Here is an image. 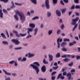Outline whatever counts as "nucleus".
I'll use <instances>...</instances> for the list:
<instances>
[{
  "instance_id": "f3484780",
  "label": "nucleus",
  "mask_w": 80,
  "mask_h": 80,
  "mask_svg": "<svg viewBox=\"0 0 80 80\" xmlns=\"http://www.w3.org/2000/svg\"><path fill=\"white\" fill-rule=\"evenodd\" d=\"M26 35H27V33H25L24 34L20 33H19V37H20V36L22 37H25V36H26Z\"/></svg>"
},
{
  "instance_id": "7c9ffc66",
  "label": "nucleus",
  "mask_w": 80,
  "mask_h": 80,
  "mask_svg": "<svg viewBox=\"0 0 80 80\" xmlns=\"http://www.w3.org/2000/svg\"><path fill=\"white\" fill-rule=\"evenodd\" d=\"M2 43L4 45H8V42L7 41H3L2 42Z\"/></svg>"
},
{
  "instance_id": "6ab92c4d",
  "label": "nucleus",
  "mask_w": 80,
  "mask_h": 80,
  "mask_svg": "<svg viewBox=\"0 0 80 80\" xmlns=\"http://www.w3.org/2000/svg\"><path fill=\"white\" fill-rule=\"evenodd\" d=\"M70 59H69L68 58H67L63 59V61L65 62H68V61H70Z\"/></svg>"
},
{
  "instance_id": "412c9836",
  "label": "nucleus",
  "mask_w": 80,
  "mask_h": 80,
  "mask_svg": "<svg viewBox=\"0 0 80 80\" xmlns=\"http://www.w3.org/2000/svg\"><path fill=\"white\" fill-rule=\"evenodd\" d=\"M34 4H37V0H30Z\"/></svg>"
},
{
  "instance_id": "473e14b6",
  "label": "nucleus",
  "mask_w": 80,
  "mask_h": 80,
  "mask_svg": "<svg viewBox=\"0 0 80 80\" xmlns=\"http://www.w3.org/2000/svg\"><path fill=\"white\" fill-rule=\"evenodd\" d=\"M39 17H38L36 16L34 18H33L32 19V20H36V19H39Z\"/></svg>"
},
{
  "instance_id": "6e6552de",
  "label": "nucleus",
  "mask_w": 80,
  "mask_h": 80,
  "mask_svg": "<svg viewBox=\"0 0 80 80\" xmlns=\"http://www.w3.org/2000/svg\"><path fill=\"white\" fill-rule=\"evenodd\" d=\"M70 57H72V55L70 54H65L64 55L61 56L62 58H67V57L70 58Z\"/></svg>"
},
{
  "instance_id": "6e6d98bb",
  "label": "nucleus",
  "mask_w": 80,
  "mask_h": 80,
  "mask_svg": "<svg viewBox=\"0 0 80 80\" xmlns=\"http://www.w3.org/2000/svg\"><path fill=\"white\" fill-rule=\"evenodd\" d=\"M62 75H63V76H65L66 75H67V72H65L62 73Z\"/></svg>"
},
{
  "instance_id": "a878e982",
  "label": "nucleus",
  "mask_w": 80,
  "mask_h": 80,
  "mask_svg": "<svg viewBox=\"0 0 80 80\" xmlns=\"http://www.w3.org/2000/svg\"><path fill=\"white\" fill-rule=\"evenodd\" d=\"M56 57H57V58H59V57H60V53H57L56 55Z\"/></svg>"
},
{
  "instance_id": "c85d7f7f",
  "label": "nucleus",
  "mask_w": 80,
  "mask_h": 80,
  "mask_svg": "<svg viewBox=\"0 0 80 80\" xmlns=\"http://www.w3.org/2000/svg\"><path fill=\"white\" fill-rule=\"evenodd\" d=\"M52 31H53V30L49 31L48 32V34L49 35H50L52 33Z\"/></svg>"
},
{
  "instance_id": "0e129e2a",
  "label": "nucleus",
  "mask_w": 80,
  "mask_h": 80,
  "mask_svg": "<svg viewBox=\"0 0 80 80\" xmlns=\"http://www.w3.org/2000/svg\"><path fill=\"white\" fill-rule=\"evenodd\" d=\"M75 14L77 16H79L80 15V14H79V13L76 12Z\"/></svg>"
},
{
  "instance_id": "5fc2aeb1",
  "label": "nucleus",
  "mask_w": 80,
  "mask_h": 80,
  "mask_svg": "<svg viewBox=\"0 0 80 80\" xmlns=\"http://www.w3.org/2000/svg\"><path fill=\"white\" fill-rule=\"evenodd\" d=\"M67 70V67H65L63 68L62 70V71L63 72H65V70Z\"/></svg>"
},
{
  "instance_id": "cd10ccee",
  "label": "nucleus",
  "mask_w": 80,
  "mask_h": 80,
  "mask_svg": "<svg viewBox=\"0 0 80 80\" xmlns=\"http://www.w3.org/2000/svg\"><path fill=\"white\" fill-rule=\"evenodd\" d=\"M3 13H7V14H8V12H7V11L6 9H3Z\"/></svg>"
},
{
  "instance_id": "e2e57ef3",
  "label": "nucleus",
  "mask_w": 80,
  "mask_h": 80,
  "mask_svg": "<svg viewBox=\"0 0 80 80\" xmlns=\"http://www.w3.org/2000/svg\"><path fill=\"white\" fill-rule=\"evenodd\" d=\"M6 33L8 35V37H9V34H8V32L7 31V30H6Z\"/></svg>"
},
{
  "instance_id": "20e7f679",
  "label": "nucleus",
  "mask_w": 80,
  "mask_h": 80,
  "mask_svg": "<svg viewBox=\"0 0 80 80\" xmlns=\"http://www.w3.org/2000/svg\"><path fill=\"white\" fill-rule=\"evenodd\" d=\"M12 42L13 43H14L15 45H19V44L20 43V42L18 41V40L15 39H12Z\"/></svg>"
},
{
  "instance_id": "f704fd0d",
  "label": "nucleus",
  "mask_w": 80,
  "mask_h": 80,
  "mask_svg": "<svg viewBox=\"0 0 80 80\" xmlns=\"http://www.w3.org/2000/svg\"><path fill=\"white\" fill-rule=\"evenodd\" d=\"M64 42H67V41L68 42H70V39H64L63 40Z\"/></svg>"
},
{
  "instance_id": "2f4dec72",
  "label": "nucleus",
  "mask_w": 80,
  "mask_h": 80,
  "mask_svg": "<svg viewBox=\"0 0 80 80\" xmlns=\"http://www.w3.org/2000/svg\"><path fill=\"white\" fill-rule=\"evenodd\" d=\"M1 2H3L4 3H7L8 2V0H0Z\"/></svg>"
},
{
  "instance_id": "052dcab7",
  "label": "nucleus",
  "mask_w": 80,
  "mask_h": 80,
  "mask_svg": "<svg viewBox=\"0 0 80 80\" xmlns=\"http://www.w3.org/2000/svg\"><path fill=\"white\" fill-rule=\"evenodd\" d=\"M27 59L25 58H23V59H22V61H26Z\"/></svg>"
},
{
  "instance_id": "a211bd4d",
  "label": "nucleus",
  "mask_w": 80,
  "mask_h": 80,
  "mask_svg": "<svg viewBox=\"0 0 80 80\" xmlns=\"http://www.w3.org/2000/svg\"><path fill=\"white\" fill-rule=\"evenodd\" d=\"M3 72L5 73L6 75H11V73L9 72H7V71L5 70H4V69L3 70Z\"/></svg>"
},
{
  "instance_id": "338daca9",
  "label": "nucleus",
  "mask_w": 80,
  "mask_h": 80,
  "mask_svg": "<svg viewBox=\"0 0 80 80\" xmlns=\"http://www.w3.org/2000/svg\"><path fill=\"white\" fill-rule=\"evenodd\" d=\"M39 79L40 80H46V78H45L43 79V78H39Z\"/></svg>"
},
{
  "instance_id": "69168bd1",
  "label": "nucleus",
  "mask_w": 80,
  "mask_h": 80,
  "mask_svg": "<svg viewBox=\"0 0 80 80\" xmlns=\"http://www.w3.org/2000/svg\"><path fill=\"white\" fill-rule=\"evenodd\" d=\"M14 63V65L15 66H17L18 65V64H17V62H15Z\"/></svg>"
},
{
  "instance_id": "c9c22d12",
  "label": "nucleus",
  "mask_w": 80,
  "mask_h": 80,
  "mask_svg": "<svg viewBox=\"0 0 80 80\" xmlns=\"http://www.w3.org/2000/svg\"><path fill=\"white\" fill-rule=\"evenodd\" d=\"M15 63V61H10L9 62V64H12H12H13V63Z\"/></svg>"
},
{
  "instance_id": "13d9d810",
  "label": "nucleus",
  "mask_w": 80,
  "mask_h": 80,
  "mask_svg": "<svg viewBox=\"0 0 80 80\" xmlns=\"http://www.w3.org/2000/svg\"><path fill=\"white\" fill-rule=\"evenodd\" d=\"M75 72V69H72L71 71V72Z\"/></svg>"
},
{
  "instance_id": "680f3d73",
  "label": "nucleus",
  "mask_w": 80,
  "mask_h": 80,
  "mask_svg": "<svg viewBox=\"0 0 80 80\" xmlns=\"http://www.w3.org/2000/svg\"><path fill=\"white\" fill-rule=\"evenodd\" d=\"M61 3L62 4V5H64L65 4L63 3V1L62 0L61 1Z\"/></svg>"
},
{
  "instance_id": "423d86ee",
  "label": "nucleus",
  "mask_w": 80,
  "mask_h": 80,
  "mask_svg": "<svg viewBox=\"0 0 80 80\" xmlns=\"http://www.w3.org/2000/svg\"><path fill=\"white\" fill-rule=\"evenodd\" d=\"M67 77H68V79L69 80H73V77H72V74L71 73H68L67 75Z\"/></svg>"
},
{
  "instance_id": "4c0bfd02",
  "label": "nucleus",
  "mask_w": 80,
  "mask_h": 80,
  "mask_svg": "<svg viewBox=\"0 0 80 80\" xmlns=\"http://www.w3.org/2000/svg\"><path fill=\"white\" fill-rule=\"evenodd\" d=\"M43 62L45 64H48V62L46 61H45V59H44L43 61Z\"/></svg>"
},
{
  "instance_id": "1a4fd4ad",
  "label": "nucleus",
  "mask_w": 80,
  "mask_h": 80,
  "mask_svg": "<svg viewBox=\"0 0 80 80\" xmlns=\"http://www.w3.org/2000/svg\"><path fill=\"white\" fill-rule=\"evenodd\" d=\"M41 70L42 72H46V67L44 65L42 66L41 68Z\"/></svg>"
},
{
  "instance_id": "f257e3e1",
  "label": "nucleus",
  "mask_w": 80,
  "mask_h": 80,
  "mask_svg": "<svg viewBox=\"0 0 80 80\" xmlns=\"http://www.w3.org/2000/svg\"><path fill=\"white\" fill-rule=\"evenodd\" d=\"M33 64H31L30 66L32 67L36 71L37 74H38V72H40V69L38 68V67H40V64L38 62H35L33 63Z\"/></svg>"
},
{
  "instance_id": "a18cd8bd",
  "label": "nucleus",
  "mask_w": 80,
  "mask_h": 80,
  "mask_svg": "<svg viewBox=\"0 0 80 80\" xmlns=\"http://www.w3.org/2000/svg\"><path fill=\"white\" fill-rule=\"evenodd\" d=\"M75 8L76 9H80V6L78 5H76L75 7Z\"/></svg>"
},
{
  "instance_id": "4468645a",
  "label": "nucleus",
  "mask_w": 80,
  "mask_h": 80,
  "mask_svg": "<svg viewBox=\"0 0 80 80\" xmlns=\"http://www.w3.org/2000/svg\"><path fill=\"white\" fill-rule=\"evenodd\" d=\"M13 33H15L16 37H20L19 34H18V32L15 30H13Z\"/></svg>"
},
{
  "instance_id": "c756f323",
  "label": "nucleus",
  "mask_w": 80,
  "mask_h": 80,
  "mask_svg": "<svg viewBox=\"0 0 80 80\" xmlns=\"http://www.w3.org/2000/svg\"><path fill=\"white\" fill-rule=\"evenodd\" d=\"M73 62H71V63L69 64L68 65L69 67H72V66H73Z\"/></svg>"
},
{
  "instance_id": "09e8293b",
  "label": "nucleus",
  "mask_w": 80,
  "mask_h": 80,
  "mask_svg": "<svg viewBox=\"0 0 80 80\" xmlns=\"http://www.w3.org/2000/svg\"><path fill=\"white\" fill-rule=\"evenodd\" d=\"M61 30L60 29L58 30L57 31V34L58 35H59L60 34V33Z\"/></svg>"
},
{
  "instance_id": "774afa93",
  "label": "nucleus",
  "mask_w": 80,
  "mask_h": 80,
  "mask_svg": "<svg viewBox=\"0 0 80 80\" xmlns=\"http://www.w3.org/2000/svg\"><path fill=\"white\" fill-rule=\"evenodd\" d=\"M11 80V79L9 77H8V78H7L5 79V80Z\"/></svg>"
},
{
  "instance_id": "f03ea898",
  "label": "nucleus",
  "mask_w": 80,
  "mask_h": 80,
  "mask_svg": "<svg viewBox=\"0 0 80 80\" xmlns=\"http://www.w3.org/2000/svg\"><path fill=\"white\" fill-rule=\"evenodd\" d=\"M19 15L20 17V19L22 21V23H23L25 20V18L24 16V14L22 12H19V11H18L16 12V14H18Z\"/></svg>"
},
{
  "instance_id": "c03bdc74",
  "label": "nucleus",
  "mask_w": 80,
  "mask_h": 80,
  "mask_svg": "<svg viewBox=\"0 0 80 80\" xmlns=\"http://www.w3.org/2000/svg\"><path fill=\"white\" fill-rule=\"evenodd\" d=\"M80 0H74V2L76 3H79V1Z\"/></svg>"
},
{
  "instance_id": "b1692460",
  "label": "nucleus",
  "mask_w": 80,
  "mask_h": 80,
  "mask_svg": "<svg viewBox=\"0 0 80 80\" xmlns=\"http://www.w3.org/2000/svg\"><path fill=\"white\" fill-rule=\"evenodd\" d=\"M62 50L63 52H67V48H65V47H63L62 48Z\"/></svg>"
},
{
  "instance_id": "4be33fe9",
  "label": "nucleus",
  "mask_w": 80,
  "mask_h": 80,
  "mask_svg": "<svg viewBox=\"0 0 80 80\" xmlns=\"http://www.w3.org/2000/svg\"><path fill=\"white\" fill-rule=\"evenodd\" d=\"M34 31H35V32L34 33V35H37V32H38V28H35L34 30Z\"/></svg>"
},
{
  "instance_id": "2eb2a0df",
  "label": "nucleus",
  "mask_w": 80,
  "mask_h": 80,
  "mask_svg": "<svg viewBox=\"0 0 80 80\" xmlns=\"http://www.w3.org/2000/svg\"><path fill=\"white\" fill-rule=\"evenodd\" d=\"M67 43L66 42H63L61 44V47H64L65 46L67 45Z\"/></svg>"
},
{
  "instance_id": "3c124183",
  "label": "nucleus",
  "mask_w": 80,
  "mask_h": 80,
  "mask_svg": "<svg viewBox=\"0 0 80 80\" xmlns=\"http://www.w3.org/2000/svg\"><path fill=\"white\" fill-rule=\"evenodd\" d=\"M58 68V66H57V67H53L52 68L54 70H57V69Z\"/></svg>"
},
{
  "instance_id": "603ef678",
  "label": "nucleus",
  "mask_w": 80,
  "mask_h": 80,
  "mask_svg": "<svg viewBox=\"0 0 80 80\" xmlns=\"http://www.w3.org/2000/svg\"><path fill=\"white\" fill-rule=\"evenodd\" d=\"M15 5H19L20 6H21V5H22V4L18 3L17 2H15Z\"/></svg>"
},
{
  "instance_id": "72a5a7b5",
  "label": "nucleus",
  "mask_w": 80,
  "mask_h": 80,
  "mask_svg": "<svg viewBox=\"0 0 80 80\" xmlns=\"http://www.w3.org/2000/svg\"><path fill=\"white\" fill-rule=\"evenodd\" d=\"M53 2V3L54 4H56V3H57V1L58 0H52Z\"/></svg>"
},
{
  "instance_id": "e433bc0d",
  "label": "nucleus",
  "mask_w": 80,
  "mask_h": 80,
  "mask_svg": "<svg viewBox=\"0 0 80 80\" xmlns=\"http://www.w3.org/2000/svg\"><path fill=\"white\" fill-rule=\"evenodd\" d=\"M56 73H57V72L54 71L51 73V75H52V76H53V75H55Z\"/></svg>"
},
{
  "instance_id": "aec40b11",
  "label": "nucleus",
  "mask_w": 80,
  "mask_h": 80,
  "mask_svg": "<svg viewBox=\"0 0 80 80\" xmlns=\"http://www.w3.org/2000/svg\"><path fill=\"white\" fill-rule=\"evenodd\" d=\"M1 35L2 37V38H4V39H6V36H5V34H3V33H2L1 34Z\"/></svg>"
},
{
  "instance_id": "ddd939ff",
  "label": "nucleus",
  "mask_w": 80,
  "mask_h": 80,
  "mask_svg": "<svg viewBox=\"0 0 80 80\" xmlns=\"http://www.w3.org/2000/svg\"><path fill=\"white\" fill-rule=\"evenodd\" d=\"M30 27L32 28H34L35 27V25L33 23H30L29 25Z\"/></svg>"
},
{
  "instance_id": "864d4df0",
  "label": "nucleus",
  "mask_w": 80,
  "mask_h": 80,
  "mask_svg": "<svg viewBox=\"0 0 80 80\" xmlns=\"http://www.w3.org/2000/svg\"><path fill=\"white\" fill-rule=\"evenodd\" d=\"M73 45V42H70L69 44V46L70 47H71V46H72V45Z\"/></svg>"
},
{
  "instance_id": "dca6fc26",
  "label": "nucleus",
  "mask_w": 80,
  "mask_h": 80,
  "mask_svg": "<svg viewBox=\"0 0 80 80\" xmlns=\"http://www.w3.org/2000/svg\"><path fill=\"white\" fill-rule=\"evenodd\" d=\"M67 10V8H65L64 9H62L61 10L62 13V14L65 13V12Z\"/></svg>"
},
{
  "instance_id": "49530a36",
  "label": "nucleus",
  "mask_w": 80,
  "mask_h": 80,
  "mask_svg": "<svg viewBox=\"0 0 80 80\" xmlns=\"http://www.w3.org/2000/svg\"><path fill=\"white\" fill-rule=\"evenodd\" d=\"M63 1L65 3H68V0H63Z\"/></svg>"
},
{
  "instance_id": "393cba45",
  "label": "nucleus",
  "mask_w": 80,
  "mask_h": 80,
  "mask_svg": "<svg viewBox=\"0 0 80 80\" xmlns=\"http://www.w3.org/2000/svg\"><path fill=\"white\" fill-rule=\"evenodd\" d=\"M62 73H60L58 75L57 77V78H58V79H59V78H61V77H62Z\"/></svg>"
},
{
  "instance_id": "39448f33",
  "label": "nucleus",
  "mask_w": 80,
  "mask_h": 80,
  "mask_svg": "<svg viewBox=\"0 0 80 80\" xmlns=\"http://www.w3.org/2000/svg\"><path fill=\"white\" fill-rule=\"evenodd\" d=\"M45 4L46 8L47 9L50 8V5H49V0H46Z\"/></svg>"
},
{
  "instance_id": "9b49d317",
  "label": "nucleus",
  "mask_w": 80,
  "mask_h": 80,
  "mask_svg": "<svg viewBox=\"0 0 80 80\" xmlns=\"http://www.w3.org/2000/svg\"><path fill=\"white\" fill-rule=\"evenodd\" d=\"M49 58V61H53V56L52 55H50V54H48Z\"/></svg>"
},
{
  "instance_id": "bb28decb",
  "label": "nucleus",
  "mask_w": 80,
  "mask_h": 80,
  "mask_svg": "<svg viewBox=\"0 0 80 80\" xmlns=\"http://www.w3.org/2000/svg\"><path fill=\"white\" fill-rule=\"evenodd\" d=\"M29 55L28 56L29 57H32L35 55L34 54H31L30 53H29Z\"/></svg>"
},
{
  "instance_id": "9d476101",
  "label": "nucleus",
  "mask_w": 80,
  "mask_h": 80,
  "mask_svg": "<svg viewBox=\"0 0 80 80\" xmlns=\"http://www.w3.org/2000/svg\"><path fill=\"white\" fill-rule=\"evenodd\" d=\"M56 14H57L58 17L61 16V12L58 10H56Z\"/></svg>"
},
{
  "instance_id": "58836bf2",
  "label": "nucleus",
  "mask_w": 80,
  "mask_h": 80,
  "mask_svg": "<svg viewBox=\"0 0 80 80\" xmlns=\"http://www.w3.org/2000/svg\"><path fill=\"white\" fill-rule=\"evenodd\" d=\"M22 48V47L16 48H14L15 50H20Z\"/></svg>"
},
{
  "instance_id": "5701e85b",
  "label": "nucleus",
  "mask_w": 80,
  "mask_h": 80,
  "mask_svg": "<svg viewBox=\"0 0 80 80\" xmlns=\"http://www.w3.org/2000/svg\"><path fill=\"white\" fill-rule=\"evenodd\" d=\"M14 17L17 21H18V18L17 15H14Z\"/></svg>"
},
{
  "instance_id": "f8f14e48",
  "label": "nucleus",
  "mask_w": 80,
  "mask_h": 80,
  "mask_svg": "<svg viewBox=\"0 0 80 80\" xmlns=\"http://www.w3.org/2000/svg\"><path fill=\"white\" fill-rule=\"evenodd\" d=\"M27 30H28L27 32H28V34H30V32H32V31H33V28H28Z\"/></svg>"
},
{
  "instance_id": "8fccbe9b",
  "label": "nucleus",
  "mask_w": 80,
  "mask_h": 80,
  "mask_svg": "<svg viewBox=\"0 0 80 80\" xmlns=\"http://www.w3.org/2000/svg\"><path fill=\"white\" fill-rule=\"evenodd\" d=\"M30 37H32V35H28V36L26 37V38H28Z\"/></svg>"
},
{
  "instance_id": "a19ab883",
  "label": "nucleus",
  "mask_w": 80,
  "mask_h": 80,
  "mask_svg": "<svg viewBox=\"0 0 80 80\" xmlns=\"http://www.w3.org/2000/svg\"><path fill=\"white\" fill-rule=\"evenodd\" d=\"M51 16V13L50 12H48V17H50Z\"/></svg>"
},
{
  "instance_id": "ea45409f",
  "label": "nucleus",
  "mask_w": 80,
  "mask_h": 80,
  "mask_svg": "<svg viewBox=\"0 0 80 80\" xmlns=\"http://www.w3.org/2000/svg\"><path fill=\"white\" fill-rule=\"evenodd\" d=\"M3 12H1L0 13V17L1 18H3Z\"/></svg>"
},
{
  "instance_id": "bf43d9fd",
  "label": "nucleus",
  "mask_w": 80,
  "mask_h": 80,
  "mask_svg": "<svg viewBox=\"0 0 80 80\" xmlns=\"http://www.w3.org/2000/svg\"><path fill=\"white\" fill-rule=\"evenodd\" d=\"M61 28H62V30H63V28H64V25L62 24L61 26Z\"/></svg>"
},
{
  "instance_id": "4d7b16f0",
  "label": "nucleus",
  "mask_w": 80,
  "mask_h": 80,
  "mask_svg": "<svg viewBox=\"0 0 80 80\" xmlns=\"http://www.w3.org/2000/svg\"><path fill=\"white\" fill-rule=\"evenodd\" d=\"M72 13V11H70L68 12V15L69 16H70L71 15V14Z\"/></svg>"
},
{
  "instance_id": "0eeeda50",
  "label": "nucleus",
  "mask_w": 80,
  "mask_h": 80,
  "mask_svg": "<svg viewBox=\"0 0 80 80\" xmlns=\"http://www.w3.org/2000/svg\"><path fill=\"white\" fill-rule=\"evenodd\" d=\"M62 38L60 39V38H59L58 39V40H57V42L58 45V48H60V43H59V42H62Z\"/></svg>"
},
{
  "instance_id": "7ed1b4c3",
  "label": "nucleus",
  "mask_w": 80,
  "mask_h": 80,
  "mask_svg": "<svg viewBox=\"0 0 80 80\" xmlns=\"http://www.w3.org/2000/svg\"><path fill=\"white\" fill-rule=\"evenodd\" d=\"M78 20H79V18L78 17L76 18L75 19H73L72 20V22L71 23L72 25H75L74 26V28H76L77 27V26H78V24L77 23V22H78Z\"/></svg>"
},
{
  "instance_id": "37998d69",
  "label": "nucleus",
  "mask_w": 80,
  "mask_h": 80,
  "mask_svg": "<svg viewBox=\"0 0 80 80\" xmlns=\"http://www.w3.org/2000/svg\"><path fill=\"white\" fill-rule=\"evenodd\" d=\"M76 58H77V60H79V59H80V56H76Z\"/></svg>"
},
{
  "instance_id": "79ce46f5",
  "label": "nucleus",
  "mask_w": 80,
  "mask_h": 80,
  "mask_svg": "<svg viewBox=\"0 0 80 80\" xmlns=\"http://www.w3.org/2000/svg\"><path fill=\"white\" fill-rule=\"evenodd\" d=\"M56 77L55 76H52L51 77V79L52 80H55V78Z\"/></svg>"
},
{
  "instance_id": "de8ad7c7",
  "label": "nucleus",
  "mask_w": 80,
  "mask_h": 80,
  "mask_svg": "<svg viewBox=\"0 0 80 80\" xmlns=\"http://www.w3.org/2000/svg\"><path fill=\"white\" fill-rule=\"evenodd\" d=\"M75 9V5H73L72 6V7L70 8V9L71 10H72L73 9Z\"/></svg>"
}]
</instances>
